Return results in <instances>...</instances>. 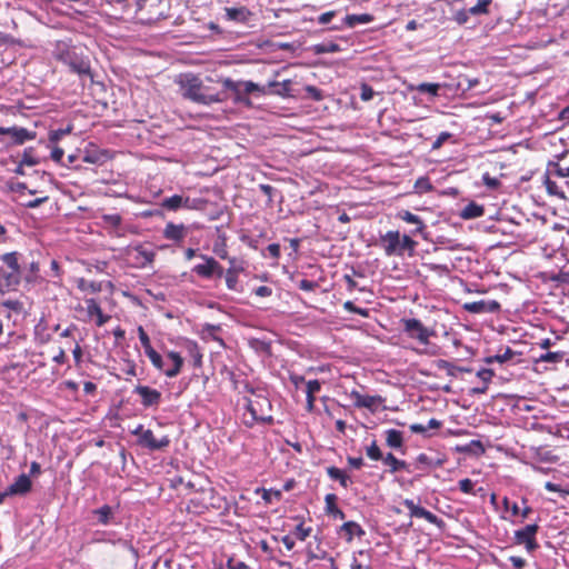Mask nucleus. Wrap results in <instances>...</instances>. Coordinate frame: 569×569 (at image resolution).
<instances>
[{
	"label": "nucleus",
	"instance_id": "f257e3e1",
	"mask_svg": "<svg viewBox=\"0 0 569 569\" xmlns=\"http://www.w3.org/2000/svg\"><path fill=\"white\" fill-rule=\"evenodd\" d=\"M176 83L180 88L181 96L198 104L210 106L213 103L222 102L226 96L222 92L212 90L206 86L202 79L191 72L181 73Z\"/></svg>",
	"mask_w": 569,
	"mask_h": 569
},
{
	"label": "nucleus",
	"instance_id": "f03ea898",
	"mask_svg": "<svg viewBox=\"0 0 569 569\" xmlns=\"http://www.w3.org/2000/svg\"><path fill=\"white\" fill-rule=\"evenodd\" d=\"M244 390L253 396V399H247L246 405L252 419L263 423H271L273 421L271 416L272 405L263 390L254 389L248 382L244 383Z\"/></svg>",
	"mask_w": 569,
	"mask_h": 569
},
{
	"label": "nucleus",
	"instance_id": "7ed1b4c3",
	"mask_svg": "<svg viewBox=\"0 0 569 569\" xmlns=\"http://www.w3.org/2000/svg\"><path fill=\"white\" fill-rule=\"evenodd\" d=\"M19 253L7 252L3 253L0 259L6 267H0V287L4 288L6 291L17 290L21 282V267L19 263Z\"/></svg>",
	"mask_w": 569,
	"mask_h": 569
},
{
	"label": "nucleus",
	"instance_id": "20e7f679",
	"mask_svg": "<svg viewBox=\"0 0 569 569\" xmlns=\"http://www.w3.org/2000/svg\"><path fill=\"white\" fill-rule=\"evenodd\" d=\"M57 59L79 77L93 78L89 58L82 52H78L76 48H59Z\"/></svg>",
	"mask_w": 569,
	"mask_h": 569
},
{
	"label": "nucleus",
	"instance_id": "39448f33",
	"mask_svg": "<svg viewBox=\"0 0 569 569\" xmlns=\"http://www.w3.org/2000/svg\"><path fill=\"white\" fill-rule=\"evenodd\" d=\"M223 88L226 90H231L236 93L234 101L236 102H242L248 103L249 100L242 97L241 94V87L243 88V92L246 94H250L253 92H262L264 93V90L259 87V84L252 82V81H233L230 78H226L222 81Z\"/></svg>",
	"mask_w": 569,
	"mask_h": 569
},
{
	"label": "nucleus",
	"instance_id": "423d86ee",
	"mask_svg": "<svg viewBox=\"0 0 569 569\" xmlns=\"http://www.w3.org/2000/svg\"><path fill=\"white\" fill-rule=\"evenodd\" d=\"M538 523H530L515 531V541L517 545H523L529 553L539 548L536 536L538 533Z\"/></svg>",
	"mask_w": 569,
	"mask_h": 569
},
{
	"label": "nucleus",
	"instance_id": "0eeeda50",
	"mask_svg": "<svg viewBox=\"0 0 569 569\" xmlns=\"http://www.w3.org/2000/svg\"><path fill=\"white\" fill-rule=\"evenodd\" d=\"M403 330L412 339H417L422 345L429 343V338L433 335L422 322L416 318L403 319Z\"/></svg>",
	"mask_w": 569,
	"mask_h": 569
},
{
	"label": "nucleus",
	"instance_id": "6e6552de",
	"mask_svg": "<svg viewBox=\"0 0 569 569\" xmlns=\"http://www.w3.org/2000/svg\"><path fill=\"white\" fill-rule=\"evenodd\" d=\"M402 503L409 510L410 517L423 518L428 522L437 526L439 529H443L445 521L442 519H440L429 510L425 509L423 507L416 505L413 500L405 499Z\"/></svg>",
	"mask_w": 569,
	"mask_h": 569
},
{
	"label": "nucleus",
	"instance_id": "1a4fd4ad",
	"mask_svg": "<svg viewBox=\"0 0 569 569\" xmlns=\"http://www.w3.org/2000/svg\"><path fill=\"white\" fill-rule=\"evenodd\" d=\"M170 442L171 441L168 436L156 438L150 429H147L146 432H143L142 439H138V445L150 451L163 450L169 447Z\"/></svg>",
	"mask_w": 569,
	"mask_h": 569
},
{
	"label": "nucleus",
	"instance_id": "9d476101",
	"mask_svg": "<svg viewBox=\"0 0 569 569\" xmlns=\"http://www.w3.org/2000/svg\"><path fill=\"white\" fill-rule=\"evenodd\" d=\"M133 393L140 396L141 405L144 408L158 407L161 401V392L157 389L150 388L148 386L138 385L133 389Z\"/></svg>",
	"mask_w": 569,
	"mask_h": 569
},
{
	"label": "nucleus",
	"instance_id": "9b49d317",
	"mask_svg": "<svg viewBox=\"0 0 569 569\" xmlns=\"http://www.w3.org/2000/svg\"><path fill=\"white\" fill-rule=\"evenodd\" d=\"M2 131H3L2 136L6 134V136L11 137V140H12L11 144H14V146H21L27 141L34 140L37 137L36 131H31L26 128L17 127V126L9 127V128L2 127Z\"/></svg>",
	"mask_w": 569,
	"mask_h": 569
},
{
	"label": "nucleus",
	"instance_id": "f8f14e48",
	"mask_svg": "<svg viewBox=\"0 0 569 569\" xmlns=\"http://www.w3.org/2000/svg\"><path fill=\"white\" fill-rule=\"evenodd\" d=\"M200 202V200L184 198L180 194H173L171 197L164 198L161 202L162 208L170 210V211H177L180 208L186 209H197V203Z\"/></svg>",
	"mask_w": 569,
	"mask_h": 569
},
{
	"label": "nucleus",
	"instance_id": "ddd939ff",
	"mask_svg": "<svg viewBox=\"0 0 569 569\" xmlns=\"http://www.w3.org/2000/svg\"><path fill=\"white\" fill-rule=\"evenodd\" d=\"M463 309L470 313H493L500 309V303L496 300H479L466 302Z\"/></svg>",
	"mask_w": 569,
	"mask_h": 569
},
{
	"label": "nucleus",
	"instance_id": "4468645a",
	"mask_svg": "<svg viewBox=\"0 0 569 569\" xmlns=\"http://www.w3.org/2000/svg\"><path fill=\"white\" fill-rule=\"evenodd\" d=\"M32 489L30 477L26 473L19 475L14 481L8 487V493L12 496H26Z\"/></svg>",
	"mask_w": 569,
	"mask_h": 569
},
{
	"label": "nucleus",
	"instance_id": "2eb2a0df",
	"mask_svg": "<svg viewBox=\"0 0 569 569\" xmlns=\"http://www.w3.org/2000/svg\"><path fill=\"white\" fill-rule=\"evenodd\" d=\"M162 233L167 240L182 242L188 234V228L183 223L176 224L173 222H168Z\"/></svg>",
	"mask_w": 569,
	"mask_h": 569
},
{
	"label": "nucleus",
	"instance_id": "dca6fc26",
	"mask_svg": "<svg viewBox=\"0 0 569 569\" xmlns=\"http://www.w3.org/2000/svg\"><path fill=\"white\" fill-rule=\"evenodd\" d=\"M134 261L138 267L146 268L151 264L156 258V253L148 250L144 246L139 244L132 249Z\"/></svg>",
	"mask_w": 569,
	"mask_h": 569
},
{
	"label": "nucleus",
	"instance_id": "f3484780",
	"mask_svg": "<svg viewBox=\"0 0 569 569\" xmlns=\"http://www.w3.org/2000/svg\"><path fill=\"white\" fill-rule=\"evenodd\" d=\"M381 242L385 243V252L387 256L398 254L400 247V233L399 231H388L381 236Z\"/></svg>",
	"mask_w": 569,
	"mask_h": 569
},
{
	"label": "nucleus",
	"instance_id": "a211bd4d",
	"mask_svg": "<svg viewBox=\"0 0 569 569\" xmlns=\"http://www.w3.org/2000/svg\"><path fill=\"white\" fill-rule=\"evenodd\" d=\"M199 258L203 260L202 263H198L192 268V272L203 279L212 278V267L214 263V258L200 253Z\"/></svg>",
	"mask_w": 569,
	"mask_h": 569
},
{
	"label": "nucleus",
	"instance_id": "6ab92c4d",
	"mask_svg": "<svg viewBox=\"0 0 569 569\" xmlns=\"http://www.w3.org/2000/svg\"><path fill=\"white\" fill-rule=\"evenodd\" d=\"M224 12L228 20L239 23L248 22L249 18L251 17L250 10L246 7L224 8Z\"/></svg>",
	"mask_w": 569,
	"mask_h": 569
},
{
	"label": "nucleus",
	"instance_id": "aec40b11",
	"mask_svg": "<svg viewBox=\"0 0 569 569\" xmlns=\"http://www.w3.org/2000/svg\"><path fill=\"white\" fill-rule=\"evenodd\" d=\"M337 500L338 498L335 493H328L325 497V510L326 513L331 516L332 518L343 520L346 518V515L340 508H338Z\"/></svg>",
	"mask_w": 569,
	"mask_h": 569
},
{
	"label": "nucleus",
	"instance_id": "412c9836",
	"mask_svg": "<svg viewBox=\"0 0 569 569\" xmlns=\"http://www.w3.org/2000/svg\"><path fill=\"white\" fill-rule=\"evenodd\" d=\"M86 305H87L88 315L91 317L92 316L97 317L96 323L98 327L103 326L110 319V316H107L102 312L101 307L94 299L86 300Z\"/></svg>",
	"mask_w": 569,
	"mask_h": 569
},
{
	"label": "nucleus",
	"instance_id": "4be33fe9",
	"mask_svg": "<svg viewBox=\"0 0 569 569\" xmlns=\"http://www.w3.org/2000/svg\"><path fill=\"white\" fill-rule=\"evenodd\" d=\"M167 357L172 361V367L164 370V375L169 378L178 376L183 366V358L176 351H169Z\"/></svg>",
	"mask_w": 569,
	"mask_h": 569
},
{
	"label": "nucleus",
	"instance_id": "5701e85b",
	"mask_svg": "<svg viewBox=\"0 0 569 569\" xmlns=\"http://www.w3.org/2000/svg\"><path fill=\"white\" fill-rule=\"evenodd\" d=\"M383 465L389 467V472L396 473L400 470L409 471V466L405 460H399L393 456V453L389 452L383 457Z\"/></svg>",
	"mask_w": 569,
	"mask_h": 569
},
{
	"label": "nucleus",
	"instance_id": "b1692460",
	"mask_svg": "<svg viewBox=\"0 0 569 569\" xmlns=\"http://www.w3.org/2000/svg\"><path fill=\"white\" fill-rule=\"evenodd\" d=\"M386 443L392 449H401L403 447L402 432L397 429H388L386 431Z\"/></svg>",
	"mask_w": 569,
	"mask_h": 569
},
{
	"label": "nucleus",
	"instance_id": "393cba45",
	"mask_svg": "<svg viewBox=\"0 0 569 569\" xmlns=\"http://www.w3.org/2000/svg\"><path fill=\"white\" fill-rule=\"evenodd\" d=\"M327 475L330 479L339 481L343 488H348L351 482L350 477L343 470L335 466L327 468Z\"/></svg>",
	"mask_w": 569,
	"mask_h": 569
},
{
	"label": "nucleus",
	"instance_id": "a878e982",
	"mask_svg": "<svg viewBox=\"0 0 569 569\" xmlns=\"http://www.w3.org/2000/svg\"><path fill=\"white\" fill-rule=\"evenodd\" d=\"M485 208L476 202L468 203L461 211L460 217L462 219H475L482 217Z\"/></svg>",
	"mask_w": 569,
	"mask_h": 569
},
{
	"label": "nucleus",
	"instance_id": "bb28decb",
	"mask_svg": "<svg viewBox=\"0 0 569 569\" xmlns=\"http://www.w3.org/2000/svg\"><path fill=\"white\" fill-rule=\"evenodd\" d=\"M93 515L97 517L98 523L107 526L113 519V509L109 505H104L93 510Z\"/></svg>",
	"mask_w": 569,
	"mask_h": 569
},
{
	"label": "nucleus",
	"instance_id": "cd10ccee",
	"mask_svg": "<svg viewBox=\"0 0 569 569\" xmlns=\"http://www.w3.org/2000/svg\"><path fill=\"white\" fill-rule=\"evenodd\" d=\"M343 21L347 27L355 28L357 24L370 23L373 21V16L369 13L347 14Z\"/></svg>",
	"mask_w": 569,
	"mask_h": 569
},
{
	"label": "nucleus",
	"instance_id": "c85d7f7f",
	"mask_svg": "<svg viewBox=\"0 0 569 569\" xmlns=\"http://www.w3.org/2000/svg\"><path fill=\"white\" fill-rule=\"evenodd\" d=\"M517 355L511 348L507 347L503 352L497 353L495 356H489L485 358V362L491 365L493 362L505 363L511 360Z\"/></svg>",
	"mask_w": 569,
	"mask_h": 569
},
{
	"label": "nucleus",
	"instance_id": "c756f323",
	"mask_svg": "<svg viewBox=\"0 0 569 569\" xmlns=\"http://www.w3.org/2000/svg\"><path fill=\"white\" fill-rule=\"evenodd\" d=\"M438 369L446 370L448 376L457 377L458 372H471L472 370L469 368L457 367L447 360H438L437 362Z\"/></svg>",
	"mask_w": 569,
	"mask_h": 569
},
{
	"label": "nucleus",
	"instance_id": "7c9ffc66",
	"mask_svg": "<svg viewBox=\"0 0 569 569\" xmlns=\"http://www.w3.org/2000/svg\"><path fill=\"white\" fill-rule=\"evenodd\" d=\"M341 531H343L348 538L347 540H352V537L356 536H363L365 530L361 528V526L355 521H347L341 526Z\"/></svg>",
	"mask_w": 569,
	"mask_h": 569
},
{
	"label": "nucleus",
	"instance_id": "2f4dec72",
	"mask_svg": "<svg viewBox=\"0 0 569 569\" xmlns=\"http://www.w3.org/2000/svg\"><path fill=\"white\" fill-rule=\"evenodd\" d=\"M399 218L402 219L403 221L408 222V223L416 224L417 228L415 230V233L421 232L422 229L425 228V224H423V221L421 220V218L418 217L417 214L411 213L408 210L400 211L399 212Z\"/></svg>",
	"mask_w": 569,
	"mask_h": 569
},
{
	"label": "nucleus",
	"instance_id": "473e14b6",
	"mask_svg": "<svg viewBox=\"0 0 569 569\" xmlns=\"http://www.w3.org/2000/svg\"><path fill=\"white\" fill-rule=\"evenodd\" d=\"M552 174L546 171L543 183L546 186L547 192L551 196H557L561 199H566L565 192L557 186V183L551 180Z\"/></svg>",
	"mask_w": 569,
	"mask_h": 569
},
{
	"label": "nucleus",
	"instance_id": "72a5a7b5",
	"mask_svg": "<svg viewBox=\"0 0 569 569\" xmlns=\"http://www.w3.org/2000/svg\"><path fill=\"white\" fill-rule=\"evenodd\" d=\"M269 87L273 88L272 93L279 94V96H290V87H291V80H284L282 82L278 81H271L269 82Z\"/></svg>",
	"mask_w": 569,
	"mask_h": 569
},
{
	"label": "nucleus",
	"instance_id": "f704fd0d",
	"mask_svg": "<svg viewBox=\"0 0 569 569\" xmlns=\"http://www.w3.org/2000/svg\"><path fill=\"white\" fill-rule=\"evenodd\" d=\"M316 54L333 53L340 51V46L335 42L318 43L312 47Z\"/></svg>",
	"mask_w": 569,
	"mask_h": 569
},
{
	"label": "nucleus",
	"instance_id": "c9c22d12",
	"mask_svg": "<svg viewBox=\"0 0 569 569\" xmlns=\"http://www.w3.org/2000/svg\"><path fill=\"white\" fill-rule=\"evenodd\" d=\"M458 450L466 453L482 455L485 447L480 440H471L468 445L459 447Z\"/></svg>",
	"mask_w": 569,
	"mask_h": 569
},
{
	"label": "nucleus",
	"instance_id": "e433bc0d",
	"mask_svg": "<svg viewBox=\"0 0 569 569\" xmlns=\"http://www.w3.org/2000/svg\"><path fill=\"white\" fill-rule=\"evenodd\" d=\"M242 268H229L224 273L226 284L230 290H237L238 273Z\"/></svg>",
	"mask_w": 569,
	"mask_h": 569
},
{
	"label": "nucleus",
	"instance_id": "4c0bfd02",
	"mask_svg": "<svg viewBox=\"0 0 569 569\" xmlns=\"http://www.w3.org/2000/svg\"><path fill=\"white\" fill-rule=\"evenodd\" d=\"M547 171L549 173H551L552 176H556L559 178L569 177V167H562L558 162L550 161L547 166Z\"/></svg>",
	"mask_w": 569,
	"mask_h": 569
},
{
	"label": "nucleus",
	"instance_id": "58836bf2",
	"mask_svg": "<svg viewBox=\"0 0 569 569\" xmlns=\"http://www.w3.org/2000/svg\"><path fill=\"white\" fill-rule=\"evenodd\" d=\"M21 164H26L28 167H33L39 163V159L34 157V148L29 147L23 150Z\"/></svg>",
	"mask_w": 569,
	"mask_h": 569
},
{
	"label": "nucleus",
	"instance_id": "ea45409f",
	"mask_svg": "<svg viewBox=\"0 0 569 569\" xmlns=\"http://www.w3.org/2000/svg\"><path fill=\"white\" fill-rule=\"evenodd\" d=\"M146 356L150 359L153 367L158 370H161L164 372V362L162 357L152 348L144 352Z\"/></svg>",
	"mask_w": 569,
	"mask_h": 569
},
{
	"label": "nucleus",
	"instance_id": "a19ab883",
	"mask_svg": "<svg viewBox=\"0 0 569 569\" xmlns=\"http://www.w3.org/2000/svg\"><path fill=\"white\" fill-rule=\"evenodd\" d=\"M188 351H189V355L192 357L193 359V362H194V366L196 367H199L201 366V361H202V353L199 349V346L197 342L194 341H189L188 342Z\"/></svg>",
	"mask_w": 569,
	"mask_h": 569
},
{
	"label": "nucleus",
	"instance_id": "79ce46f5",
	"mask_svg": "<svg viewBox=\"0 0 569 569\" xmlns=\"http://www.w3.org/2000/svg\"><path fill=\"white\" fill-rule=\"evenodd\" d=\"M417 463H418V466H425V467H440L442 465V460H440V459L433 460L428 455L420 453L417 457Z\"/></svg>",
	"mask_w": 569,
	"mask_h": 569
},
{
	"label": "nucleus",
	"instance_id": "37998d69",
	"mask_svg": "<svg viewBox=\"0 0 569 569\" xmlns=\"http://www.w3.org/2000/svg\"><path fill=\"white\" fill-rule=\"evenodd\" d=\"M491 0H478L477 3L469 8V12L472 16L483 14L488 12V7L490 6Z\"/></svg>",
	"mask_w": 569,
	"mask_h": 569
},
{
	"label": "nucleus",
	"instance_id": "c03bdc74",
	"mask_svg": "<svg viewBox=\"0 0 569 569\" xmlns=\"http://www.w3.org/2000/svg\"><path fill=\"white\" fill-rule=\"evenodd\" d=\"M366 453L371 460L383 461L385 456H382V452L376 441H372L371 445L367 447Z\"/></svg>",
	"mask_w": 569,
	"mask_h": 569
},
{
	"label": "nucleus",
	"instance_id": "a18cd8bd",
	"mask_svg": "<svg viewBox=\"0 0 569 569\" xmlns=\"http://www.w3.org/2000/svg\"><path fill=\"white\" fill-rule=\"evenodd\" d=\"M439 89H440V86L438 83L423 82L418 86L419 92L429 93L431 96H437Z\"/></svg>",
	"mask_w": 569,
	"mask_h": 569
},
{
	"label": "nucleus",
	"instance_id": "49530a36",
	"mask_svg": "<svg viewBox=\"0 0 569 569\" xmlns=\"http://www.w3.org/2000/svg\"><path fill=\"white\" fill-rule=\"evenodd\" d=\"M565 357V352H546L540 356L539 360L543 362H560Z\"/></svg>",
	"mask_w": 569,
	"mask_h": 569
},
{
	"label": "nucleus",
	"instance_id": "de8ad7c7",
	"mask_svg": "<svg viewBox=\"0 0 569 569\" xmlns=\"http://www.w3.org/2000/svg\"><path fill=\"white\" fill-rule=\"evenodd\" d=\"M71 130H72L71 126H68L66 129L52 130L49 133V141L51 143H57L63 136L70 133Z\"/></svg>",
	"mask_w": 569,
	"mask_h": 569
},
{
	"label": "nucleus",
	"instance_id": "09e8293b",
	"mask_svg": "<svg viewBox=\"0 0 569 569\" xmlns=\"http://www.w3.org/2000/svg\"><path fill=\"white\" fill-rule=\"evenodd\" d=\"M262 499L266 503H271L273 500H280L281 491L273 489H262Z\"/></svg>",
	"mask_w": 569,
	"mask_h": 569
},
{
	"label": "nucleus",
	"instance_id": "8fccbe9b",
	"mask_svg": "<svg viewBox=\"0 0 569 569\" xmlns=\"http://www.w3.org/2000/svg\"><path fill=\"white\" fill-rule=\"evenodd\" d=\"M379 401H381V397H379V396H363L362 395L360 408L372 409V407Z\"/></svg>",
	"mask_w": 569,
	"mask_h": 569
},
{
	"label": "nucleus",
	"instance_id": "3c124183",
	"mask_svg": "<svg viewBox=\"0 0 569 569\" xmlns=\"http://www.w3.org/2000/svg\"><path fill=\"white\" fill-rule=\"evenodd\" d=\"M502 505L506 511H510L513 517L519 516L520 507L517 502H511L507 497L502 499Z\"/></svg>",
	"mask_w": 569,
	"mask_h": 569
},
{
	"label": "nucleus",
	"instance_id": "603ef678",
	"mask_svg": "<svg viewBox=\"0 0 569 569\" xmlns=\"http://www.w3.org/2000/svg\"><path fill=\"white\" fill-rule=\"evenodd\" d=\"M138 336L144 352L152 349L150 338L141 326L138 328Z\"/></svg>",
	"mask_w": 569,
	"mask_h": 569
},
{
	"label": "nucleus",
	"instance_id": "864d4df0",
	"mask_svg": "<svg viewBox=\"0 0 569 569\" xmlns=\"http://www.w3.org/2000/svg\"><path fill=\"white\" fill-rule=\"evenodd\" d=\"M416 246V241L412 240L409 236L405 234L401 239H400V247H399V250H398V254H401L403 250H407V249H413Z\"/></svg>",
	"mask_w": 569,
	"mask_h": 569
},
{
	"label": "nucleus",
	"instance_id": "5fc2aeb1",
	"mask_svg": "<svg viewBox=\"0 0 569 569\" xmlns=\"http://www.w3.org/2000/svg\"><path fill=\"white\" fill-rule=\"evenodd\" d=\"M2 306L9 310L17 312V313L21 312L23 309V305L19 300H11V299L6 300L2 302Z\"/></svg>",
	"mask_w": 569,
	"mask_h": 569
},
{
	"label": "nucleus",
	"instance_id": "6e6d98bb",
	"mask_svg": "<svg viewBox=\"0 0 569 569\" xmlns=\"http://www.w3.org/2000/svg\"><path fill=\"white\" fill-rule=\"evenodd\" d=\"M375 96V91L373 89L367 84V83H363L360 88V98L362 101H369L373 98Z\"/></svg>",
	"mask_w": 569,
	"mask_h": 569
},
{
	"label": "nucleus",
	"instance_id": "4d7b16f0",
	"mask_svg": "<svg viewBox=\"0 0 569 569\" xmlns=\"http://www.w3.org/2000/svg\"><path fill=\"white\" fill-rule=\"evenodd\" d=\"M318 282L308 279H301L298 282L299 289L303 291H313L318 288Z\"/></svg>",
	"mask_w": 569,
	"mask_h": 569
},
{
	"label": "nucleus",
	"instance_id": "13d9d810",
	"mask_svg": "<svg viewBox=\"0 0 569 569\" xmlns=\"http://www.w3.org/2000/svg\"><path fill=\"white\" fill-rule=\"evenodd\" d=\"M493 375V370L489 368H482L477 372V377L481 379L485 382V385H488L490 382Z\"/></svg>",
	"mask_w": 569,
	"mask_h": 569
},
{
	"label": "nucleus",
	"instance_id": "bf43d9fd",
	"mask_svg": "<svg viewBox=\"0 0 569 569\" xmlns=\"http://www.w3.org/2000/svg\"><path fill=\"white\" fill-rule=\"evenodd\" d=\"M321 389V383L319 380L315 379V380H309L307 382V389H306V393L307 395H316L317 392H319Z\"/></svg>",
	"mask_w": 569,
	"mask_h": 569
},
{
	"label": "nucleus",
	"instance_id": "052dcab7",
	"mask_svg": "<svg viewBox=\"0 0 569 569\" xmlns=\"http://www.w3.org/2000/svg\"><path fill=\"white\" fill-rule=\"evenodd\" d=\"M473 486V482L469 478H465L459 481V489L465 493H471Z\"/></svg>",
	"mask_w": 569,
	"mask_h": 569
},
{
	"label": "nucleus",
	"instance_id": "680f3d73",
	"mask_svg": "<svg viewBox=\"0 0 569 569\" xmlns=\"http://www.w3.org/2000/svg\"><path fill=\"white\" fill-rule=\"evenodd\" d=\"M416 188H418L421 192L430 191L432 186L428 178H419L416 182Z\"/></svg>",
	"mask_w": 569,
	"mask_h": 569
},
{
	"label": "nucleus",
	"instance_id": "e2e57ef3",
	"mask_svg": "<svg viewBox=\"0 0 569 569\" xmlns=\"http://www.w3.org/2000/svg\"><path fill=\"white\" fill-rule=\"evenodd\" d=\"M7 189L10 192H21L27 189V184L24 182H13L9 181L7 183Z\"/></svg>",
	"mask_w": 569,
	"mask_h": 569
},
{
	"label": "nucleus",
	"instance_id": "0e129e2a",
	"mask_svg": "<svg viewBox=\"0 0 569 569\" xmlns=\"http://www.w3.org/2000/svg\"><path fill=\"white\" fill-rule=\"evenodd\" d=\"M310 532H311V529L305 528L302 523H300L296 527V535L299 540H306L307 537H309Z\"/></svg>",
	"mask_w": 569,
	"mask_h": 569
},
{
	"label": "nucleus",
	"instance_id": "69168bd1",
	"mask_svg": "<svg viewBox=\"0 0 569 569\" xmlns=\"http://www.w3.org/2000/svg\"><path fill=\"white\" fill-rule=\"evenodd\" d=\"M470 14L471 13L469 12V9L468 10H459L455 14V20L459 24H465L468 21Z\"/></svg>",
	"mask_w": 569,
	"mask_h": 569
},
{
	"label": "nucleus",
	"instance_id": "338daca9",
	"mask_svg": "<svg viewBox=\"0 0 569 569\" xmlns=\"http://www.w3.org/2000/svg\"><path fill=\"white\" fill-rule=\"evenodd\" d=\"M259 189L264 196L268 197V202L271 203L274 188L270 184L261 183V184H259Z\"/></svg>",
	"mask_w": 569,
	"mask_h": 569
},
{
	"label": "nucleus",
	"instance_id": "774afa93",
	"mask_svg": "<svg viewBox=\"0 0 569 569\" xmlns=\"http://www.w3.org/2000/svg\"><path fill=\"white\" fill-rule=\"evenodd\" d=\"M451 137V133L449 132H441L438 138L432 143V149H439L445 141H447Z\"/></svg>",
	"mask_w": 569,
	"mask_h": 569
}]
</instances>
